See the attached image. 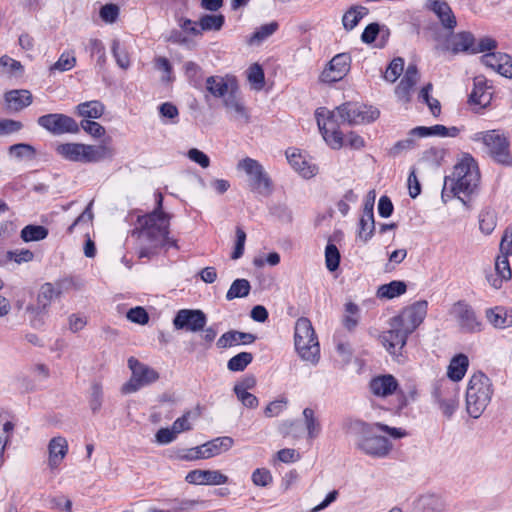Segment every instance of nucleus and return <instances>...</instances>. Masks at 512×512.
<instances>
[{"mask_svg": "<svg viewBox=\"0 0 512 512\" xmlns=\"http://www.w3.org/2000/svg\"><path fill=\"white\" fill-rule=\"evenodd\" d=\"M404 71V60L401 57L394 58L384 72V79L394 83Z\"/></svg>", "mask_w": 512, "mask_h": 512, "instance_id": "50", "label": "nucleus"}, {"mask_svg": "<svg viewBox=\"0 0 512 512\" xmlns=\"http://www.w3.org/2000/svg\"><path fill=\"white\" fill-rule=\"evenodd\" d=\"M14 428L15 423L12 418L7 413H0V463Z\"/></svg>", "mask_w": 512, "mask_h": 512, "instance_id": "34", "label": "nucleus"}, {"mask_svg": "<svg viewBox=\"0 0 512 512\" xmlns=\"http://www.w3.org/2000/svg\"><path fill=\"white\" fill-rule=\"evenodd\" d=\"M111 50L117 65L124 70L128 69L130 66L129 55L118 40L112 42Z\"/></svg>", "mask_w": 512, "mask_h": 512, "instance_id": "53", "label": "nucleus"}, {"mask_svg": "<svg viewBox=\"0 0 512 512\" xmlns=\"http://www.w3.org/2000/svg\"><path fill=\"white\" fill-rule=\"evenodd\" d=\"M56 295V291L51 283H45L41 286L39 294L37 296V304L43 307H49L53 297Z\"/></svg>", "mask_w": 512, "mask_h": 512, "instance_id": "59", "label": "nucleus"}, {"mask_svg": "<svg viewBox=\"0 0 512 512\" xmlns=\"http://www.w3.org/2000/svg\"><path fill=\"white\" fill-rule=\"evenodd\" d=\"M86 50L90 52L91 55L97 56V64L99 66H104L106 63V53L105 47L103 43L98 39H90Z\"/></svg>", "mask_w": 512, "mask_h": 512, "instance_id": "55", "label": "nucleus"}, {"mask_svg": "<svg viewBox=\"0 0 512 512\" xmlns=\"http://www.w3.org/2000/svg\"><path fill=\"white\" fill-rule=\"evenodd\" d=\"M103 403V389L100 383H93L91 386L89 405L93 413L98 412Z\"/></svg>", "mask_w": 512, "mask_h": 512, "instance_id": "56", "label": "nucleus"}, {"mask_svg": "<svg viewBox=\"0 0 512 512\" xmlns=\"http://www.w3.org/2000/svg\"><path fill=\"white\" fill-rule=\"evenodd\" d=\"M33 258L34 254L29 249H16L7 252V259L14 261L17 264L30 262Z\"/></svg>", "mask_w": 512, "mask_h": 512, "instance_id": "61", "label": "nucleus"}, {"mask_svg": "<svg viewBox=\"0 0 512 512\" xmlns=\"http://www.w3.org/2000/svg\"><path fill=\"white\" fill-rule=\"evenodd\" d=\"M24 242L41 241L48 236V229L41 225H27L20 233Z\"/></svg>", "mask_w": 512, "mask_h": 512, "instance_id": "42", "label": "nucleus"}, {"mask_svg": "<svg viewBox=\"0 0 512 512\" xmlns=\"http://www.w3.org/2000/svg\"><path fill=\"white\" fill-rule=\"evenodd\" d=\"M432 395L443 415L450 419L459 407L457 387L448 381H440Z\"/></svg>", "mask_w": 512, "mask_h": 512, "instance_id": "9", "label": "nucleus"}, {"mask_svg": "<svg viewBox=\"0 0 512 512\" xmlns=\"http://www.w3.org/2000/svg\"><path fill=\"white\" fill-rule=\"evenodd\" d=\"M428 302L420 300L404 308L399 315L395 316V325L405 327L407 331L413 333L423 322L427 315Z\"/></svg>", "mask_w": 512, "mask_h": 512, "instance_id": "11", "label": "nucleus"}, {"mask_svg": "<svg viewBox=\"0 0 512 512\" xmlns=\"http://www.w3.org/2000/svg\"><path fill=\"white\" fill-rule=\"evenodd\" d=\"M429 8L437 15L444 28L453 30L456 27V17L447 2L435 0L431 2Z\"/></svg>", "mask_w": 512, "mask_h": 512, "instance_id": "24", "label": "nucleus"}, {"mask_svg": "<svg viewBox=\"0 0 512 512\" xmlns=\"http://www.w3.org/2000/svg\"><path fill=\"white\" fill-rule=\"evenodd\" d=\"M128 367L132 375L127 383L122 386V392L125 394L134 393L142 387L148 386L159 379V373L140 362L134 357L128 359Z\"/></svg>", "mask_w": 512, "mask_h": 512, "instance_id": "7", "label": "nucleus"}, {"mask_svg": "<svg viewBox=\"0 0 512 512\" xmlns=\"http://www.w3.org/2000/svg\"><path fill=\"white\" fill-rule=\"evenodd\" d=\"M119 11L116 4H105L100 9V17L106 23H114L119 16Z\"/></svg>", "mask_w": 512, "mask_h": 512, "instance_id": "62", "label": "nucleus"}, {"mask_svg": "<svg viewBox=\"0 0 512 512\" xmlns=\"http://www.w3.org/2000/svg\"><path fill=\"white\" fill-rule=\"evenodd\" d=\"M256 340V336L251 333L228 331L224 333L218 340L219 348L232 347L239 344H251Z\"/></svg>", "mask_w": 512, "mask_h": 512, "instance_id": "27", "label": "nucleus"}, {"mask_svg": "<svg viewBox=\"0 0 512 512\" xmlns=\"http://www.w3.org/2000/svg\"><path fill=\"white\" fill-rule=\"evenodd\" d=\"M447 503L444 497L436 493L419 496L413 503V512H445Z\"/></svg>", "mask_w": 512, "mask_h": 512, "instance_id": "19", "label": "nucleus"}, {"mask_svg": "<svg viewBox=\"0 0 512 512\" xmlns=\"http://www.w3.org/2000/svg\"><path fill=\"white\" fill-rule=\"evenodd\" d=\"M185 480L194 485H222L228 482V477L219 470L195 469L186 475Z\"/></svg>", "mask_w": 512, "mask_h": 512, "instance_id": "16", "label": "nucleus"}, {"mask_svg": "<svg viewBox=\"0 0 512 512\" xmlns=\"http://www.w3.org/2000/svg\"><path fill=\"white\" fill-rule=\"evenodd\" d=\"M419 81V72L414 64H409L405 70L404 76L395 88V94L399 101L408 103L411 100V92Z\"/></svg>", "mask_w": 512, "mask_h": 512, "instance_id": "18", "label": "nucleus"}, {"mask_svg": "<svg viewBox=\"0 0 512 512\" xmlns=\"http://www.w3.org/2000/svg\"><path fill=\"white\" fill-rule=\"evenodd\" d=\"M474 45V37L469 32H460L457 34H453L448 42L447 49L452 53L457 54L459 52H467L472 51L476 52V49L473 48Z\"/></svg>", "mask_w": 512, "mask_h": 512, "instance_id": "26", "label": "nucleus"}, {"mask_svg": "<svg viewBox=\"0 0 512 512\" xmlns=\"http://www.w3.org/2000/svg\"><path fill=\"white\" fill-rule=\"evenodd\" d=\"M237 168L244 171L249 177V186L252 191L259 194H268L271 183L263 166L255 159L246 157L238 162Z\"/></svg>", "mask_w": 512, "mask_h": 512, "instance_id": "8", "label": "nucleus"}, {"mask_svg": "<svg viewBox=\"0 0 512 512\" xmlns=\"http://www.w3.org/2000/svg\"><path fill=\"white\" fill-rule=\"evenodd\" d=\"M234 444V441L231 437L224 436L215 438L207 443H205L208 452L206 456H216L221 452L228 451Z\"/></svg>", "mask_w": 512, "mask_h": 512, "instance_id": "41", "label": "nucleus"}, {"mask_svg": "<svg viewBox=\"0 0 512 512\" xmlns=\"http://www.w3.org/2000/svg\"><path fill=\"white\" fill-rule=\"evenodd\" d=\"M508 255H502L500 254L495 263V270L498 276L502 277V279H505L506 281L511 279L512 272L508 260Z\"/></svg>", "mask_w": 512, "mask_h": 512, "instance_id": "60", "label": "nucleus"}, {"mask_svg": "<svg viewBox=\"0 0 512 512\" xmlns=\"http://www.w3.org/2000/svg\"><path fill=\"white\" fill-rule=\"evenodd\" d=\"M207 322L205 313L198 309H181L173 319V325L177 330L198 332L204 329Z\"/></svg>", "mask_w": 512, "mask_h": 512, "instance_id": "13", "label": "nucleus"}, {"mask_svg": "<svg viewBox=\"0 0 512 512\" xmlns=\"http://www.w3.org/2000/svg\"><path fill=\"white\" fill-rule=\"evenodd\" d=\"M114 151L111 147L101 145H88L85 144V163H96L104 159L111 158Z\"/></svg>", "mask_w": 512, "mask_h": 512, "instance_id": "33", "label": "nucleus"}, {"mask_svg": "<svg viewBox=\"0 0 512 512\" xmlns=\"http://www.w3.org/2000/svg\"><path fill=\"white\" fill-rule=\"evenodd\" d=\"M279 25L277 22L273 21L264 25H261L259 28L256 29V31L250 36L248 43L253 44H260L263 41H265L268 37L273 35Z\"/></svg>", "mask_w": 512, "mask_h": 512, "instance_id": "43", "label": "nucleus"}, {"mask_svg": "<svg viewBox=\"0 0 512 512\" xmlns=\"http://www.w3.org/2000/svg\"><path fill=\"white\" fill-rule=\"evenodd\" d=\"M225 22L222 14L210 15L206 14L199 19L200 33L203 31H219Z\"/></svg>", "mask_w": 512, "mask_h": 512, "instance_id": "45", "label": "nucleus"}, {"mask_svg": "<svg viewBox=\"0 0 512 512\" xmlns=\"http://www.w3.org/2000/svg\"><path fill=\"white\" fill-rule=\"evenodd\" d=\"M358 314H359V307L352 303L348 302L345 305V315L343 318V325L347 330H353L358 325Z\"/></svg>", "mask_w": 512, "mask_h": 512, "instance_id": "52", "label": "nucleus"}, {"mask_svg": "<svg viewBox=\"0 0 512 512\" xmlns=\"http://www.w3.org/2000/svg\"><path fill=\"white\" fill-rule=\"evenodd\" d=\"M223 104L228 110L234 111L238 119L242 120L244 123L249 122V114L245 106L240 102V100L235 95V92L230 93L224 99Z\"/></svg>", "mask_w": 512, "mask_h": 512, "instance_id": "40", "label": "nucleus"}, {"mask_svg": "<svg viewBox=\"0 0 512 512\" xmlns=\"http://www.w3.org/2000/svg\"><path fill=\"white\" fill-rule=\"evenodd\" d=\"M286 157L292 168L303 177L311 178L317 173V167L307 161L306 157L298 150L288 149L286 151Z\"/></svg>", "mask_w": 512, "mask_h": 512, "instance_id": "21", "label": "nucleus"}, {"mask_svg": "<svg viewBox=\"0 0 512 512\" xmlns=\"http://www.w3.org/2000/svg\"><path fill=\"white\" fill-rule=\"evenodd\" d=\"M48 313V308L43 307L40 304H32L26 308V314L32 327L41 328Z\"/></svg>", "mask_w": 512, "mask_h": 512, "instance_id": "39", "label": "nucleus"}, {"mask_svg": "<svg viewBox=\"0 0 512 512\" xmlns=\"http://www.w3.org/2000/svg\"><path fill=\"white\" fill-rule=\"evenodd\" d=\"M351 429L356 436V448L373 458H385L393 449L392 442L379 432H383L393 439H401L407 436L405 430L390 427L380 422L355 421Z\"/></svg>", "mask_w": 512, "mask_h": 512, "instance_id": "3", "label": "nucleus"}, {"mask_svg": "<svg viewBox=\"0 0 512 512\" xmlns=\"http://www.w3.org/2000/svg\"><path fill=\"white\" fill-rule=\"evenodd\" d=\"M9 108L20 111L32 103V94L28 90H11L5 94Z\"/></svg>", "mask_w": 512, "mask_h": 512, "instance_id": "31", "label": "nucleus"}, {"mask_svg": "<svg viewBox=\"0 0 512 512\" xmlns=\"http://www.w3.org/2000/svg\"><path fill=\"white\" fill-rule=\"evenodd\" d=\"M193 417V414L191 411H187L183 416L177 418L173 424L172 427L174 429V432L177 434L185 431H189L192 429L191 419Z\"/></svg>", "mask_w": 512, "mask_h": 512, "instance_id": "63", "label": "nucleus"}, {"mask_svg": "<svg viewBox=\"0 0 512 512\" xmlns=\"http://www.w3.org/2000/svg\"><path fill=\"white\" fill-rule=\"evenodd\" d=\"M76 111L79 116L97 119L104 113V105L97 100L83 102L77 105Z\"/></svg>", "mask_w": 512, "mask_h": 512, "instance_id": "36", "label": "nucleus"}, {"mask_svg": "<svg viewBox=\"0 0 512 512\" xmlns=\"http://www.w3.org/2000/svg\"><path fill=\"white\" fill-rule=\"evenodd\" d=\"M340 253L336 245L329 243L325 248V264L333 272L339 267Z\"/></svg>", "mask_w": 512, "mask_h": 512, "instance_id": "54", "label": "nucleus"}, {"mask_svg": "<svg viewBox=\"0 0 512 512\" xmlns=\"http://www.w3.org/2000/svg\"><path fill=\"white\" fill-rule=\"evenodd\" d=\"M315 117L326 143L333 149H339L344 143L343 133L339 130L341 124L370 123L379 117V110L360 103L346 102L332 111L325 107L318 108Z\"/></svg>", "mask_w": 512, "mask_h": 512, "instance_id": "1", "label": "nucleus"}, {"mask_svg": "<svg viewBox=\"0 0 512 512\" xmlns=\"http://www.w3.org/2000/svg\"><path fill=\"white\" fill-rule=\"evenodd\" d=\"M452 314L463 331L478 332L481 330L482 323L478 320L473 308L465 302H457L454 304Z\"/></svg>", "mask_w": 512, "mask_h": 512, "instance_id": "15", "label": "nucleus"}, {"mask_svg": "<svg viewBox=\"0 0 512 512\" xmlns=\"http://www.w3.org/2000/svg\"><path fill=\"white\" fill-rule=\"evenodd\" d=\"M407 286L403 281H392L381 285L378 288L377 296L380 298L393 299L406 292Z\"/></svg>", "mask_w": 512, "mask_h": 512, "instance_id": "38", "label": "nucleus"}, {"mask_svg": "<svg viewBox=\"0 0 512 512\" xmlns=\"http://www.w3.org/2000/svg\"><path fill=\"white\" fill-rule=\"evenodd\" d=\"M469 366V359L465 354L454 356L447 368V376L450 380L458 382L463 379Z\"/></svg>", "mask_w": 512, "mask_h": 512, "instance_id": "30", "label": "nucleus"}, {"mask_svg": "<svg viewBox=\"0 0 512 512\" xmlns=\"http://www.w3.org/2000/svg\"><path fill=\"white\" fill-rule=\"evenodd\" d=\"M56 152L63 159L72 162L85 163V144L82 143H64L56 147Z\"/></svg>", "mask_w": 512, "mask_h": 512, "instance_id": "28", "label": "nucleus"}, {"mask_svg": "<svg viewBox=\"0 0 512 512\" xmlns=\"http://www.w3.org/2000/svg\"><path fill=\"white\" fill-rule=\"evenodd\" d=\"M247 78L255 90H261L263 88L265 76L259 64L255 63L248 68Z\"/></svg>", "mask_w": 512, "mask_h": 512, "instance_id": "51", "label": "nucleus"}, {"mask_svg": "<svg viewBox=\"0 0 512 512\" xmlns=\"http://www.w3.org/2000/svg\"><path fill=\"white\" fill-rule=\"evenodd\" d=\"M206 89L215 98L223 100L237 89L234 77L210 76L206 79Z\"/></svg>", "mask_w": 512, "mask_h": 512, "instance_id": "17", "label": "nucleus"}, {"mask_svg": "<svg viewBox=\"0 0 512 512\" xmlns=\"http://www.w3.org/2000/svg\"><path fill=\"white\" fill-rule=\"evenodd\" d=\"M470 139L474 142H482L486 152L498 163L511 165L512 157L509 152V141L504 133L499 130L474 133Z\"/></svg>", "mask_w": 512, "mask_h": 512, "instance_id": "6", "label": "nucleus"}, {"mask_svg": "<svg viewBox=\"0 0 512 512\" xmlns=\"http://www.w3.org/2000/svg\"><path fill=\"white\" fill-rule=\"evenodd\" d=\"M367 13L365 7H352L350 8L342 18L343 26L346 30H352L363 16Z\"/></svg>", "mask_w": 512, "mask_h": 512, "instance_id": "47", "label": "nucleus"}, {"mask_svg": "<svg viewBox=\"0 0 512 512\" xmlns=\"http://www.w3.org/2000/svg\"><path fill=\"white\" fill-rule=\"evenodd\" d=\"M9 155L17 160H32L36 156V150L30 144L18 143L9 147Z\"/></svg>", "mask_w": 512, "mask_h": 512, "instance_id": "44", "label": "nucleus"}, {"mask_svg": "<svg viewBox=\"0 0 512 512\" xmlns=\"http://www.w3.org/2000/svg\"><path fill=\"white\" fill-rule=\"evenodd\" d=\"M494 393L493 385L489 377L482 372L474 373L466 389V410L467 413L477 419L479 418L492 399Z\"/></svg>", "mask_w": 512, "mask_h": 512, "instance_id": "4", "label": "nucleus"}, {"mask_svg": "<svg viewBox=\"0 0 512 512\" xmlns=\"http://www.w3.org/2000/svg\"><path fill=\"white\" fill-rule=\"evenodd\" d=\"M375 230V222H374V213H373V205L365 204L363 209V214L359 222V231L358 237L364 243L368 242Z\"/></svg>", "mask_w": 512, "mask_h": 512, "instance_id": "25", "label": "nucleus"}, {"mask_svg": "<svg viewBox=\"0 0 512 512\" xmlns=\"http://www.w3.org/2000/svg\"><path fill=\"white\" fill-rule=\"evenodd\" d=\"M156 206L150 213L137 217V230L142 243L146 245L139 250L140 258H150L161 247L178 248L177 240L169 237L171 215L163 211V195L155 193Z\"/></svg>", "mask_w": 512, "mask_h": 512, "instance_id": "2", "label": "nucleus"}, {"mask_svg": "<svg viewBox=\"0 0 512 512\" xmlns=\"http://www.w3.org/2000/svg\"><path fill=\"white\" fill-rule=\"evenodd\" d=\"M185 76L194 87L200 86L203 78L202 68L193 61H187L183 65Z\"/></svg>", "mask_w": 512, "mask_h": 512, "instance_id": "48", "label": "nucleus"}, {"mask_svg": "<svg viewBox=\"0 0 512 512\" xmlns=\"http://www.w3.org/2000/svg\"><path fill=\"white\" fill-rule=\"evenodd\" d=\"M76 65V58L70 53H62L59 59L51 66L50 70L65 72L71 70Z\"/></svg>", "mask_w": 512, "mask_h": 512, "instance_id": "58", "label": "nucleus"}, {"mask_svg": "<svg viewBox=\"0 0 512 512\" xmlns=\"http://www.w3.org/2000/svg\"><path fill=\"white\" fill-rule=\"evenodd\" d=\"M48 465L51 469H56L60 466L68 453V442L62 436L52 438L48 444Z\"/></svg>", "mask_w": 512, "mask_h": 512, "instance_id": "22", "label": "nucleus"}, {"mask_svg": "<svg viewBox=\"0 0 512 512\" xmlns=\"http://www.w3.org/2000/svg\"><path fill=\"white\" fill-rule=\"evenodd\" d=\"M317 337L311 321L306 317L299 318L295 323L294 344L303 350L304 340Z\"/></svg>", "mask_w": 512, "mask_h": 512, "instance_id": "32", "label": "nucleus"}, {"mask_svg": "<svg viewBox=\"0 0 512 512\" xmlns=\"http://www.w3.org/2000/svg\"><path fill=\"white\" fill-rule=\"evenodd\" d=\"M369 388L373 395L377 397H387L396 391L398 382L393 375H380L371 379Z\"/></svg>", "mask_w": 512, "mask_h": 512, "instance_id": "20", "label": "nucleus"}, {"mask_svg": "<svg viewBox=\"0 0 512 512\" xmlns=\"http://www.w3.org/2000/svg\"><path fill=\"white\" fill-rule=\"evenodd\" d=\"M480 180V173L475 159L466 155L455 165L450 181L452 190L460 197V194L469 195L475 191Z\"/></svg>", "mask_w": 512, "mask_h": 512, "instance_id": "5", "label": "nucleus"}, {"mask_svg": "<svg viewBox=\"0 0 512 512\" xmlns=\"http://www.w3.org/2000/svg\"><path fill=\"white\" fill-rule=\"evenodd\" d=\"M37 124L53 135L76 134L78 123L70 116L62 113H50L40 116Z\"/></svg>", "mask_w": 512, "mask_h": 512, "instance_id": "10", "label": "nucleus"}, {"mask_svg": "<svg viewBox=\"0 0 512 512\" xmlns=\"http://www.w3.org/2000/svg\"><path fill=\"white\" fill-rule=\"evenodd\" d=\"M251 480L255 486L267 487L273 482V476L268 469L257 468L252 472Z\"/></svg>", "mask_w": 512, "mask_h": 512, "instance_id": "57", "label": "nucleus"}, {"mask_svg": "<svg viewBox=\"0 0 512 512\" xmlns=\"http://www.w3.org/2000/svg\"><path fill=\"white\" fill-rule=\"evenodd\" d=\"M500 254L512 255V226L505 229L499 246Z\"/></svg>", "mask_w": 512, "mask_h": 512, "instance_id": "64", "label": "nucleus"}, {"mask_svg": "<svg viewBox=\"0 0 512 512\" xmlns=\"http://www.w3.org/2000/svg\"><path fill=\"white\" fill-rule=\"evenodd\" d=\"M302 416L308 437L310 439L318 437L321 432V424L315 411L307 407L303 410Z\"/></svg>", "mask_w": 512, "mask_h": 512, "instance_id": "37", "label": "nucleus"}, {"mask_svg": "<svg viewBox=\"0 0 512 512\" xmlns=\"http://www.w3.org/2000/svg\"><path fill=\"white\" fill-rule=\"evenodd\" d=\"M486 317L496 328L512 326V311H506L503 308L495 307L487 310Z\"/></svg>", "mask_w": 512, "mask_h": 512, "instance_id": "35", "label": "nucleus"}, {"mask_svg": "<svg viewBox=\"0 0 512 512\" xmlns=\"http://www.w3.org/2000/svg\"><path fill=\"white\" fill-rule=\"evenodd\" d=\"M492 88L487 85L482 76L474 78V88L470 94V102L481 107H486L492 99Z\"/></svg>", "mask_w": 512, "mask_h": 512, "instance_id": "23", "label": "nucleus"}, {"mask_svg": "<svg viewBox=\"0 0 512 512\" xmlns=\"http://www.w3.org/2000/svg\"><path fill=\"white\" fill-rule=\"evenodd\" d=\"M303 350L300 346H295L297 353L300 358L304 361L310 362L313 365H316L320 359V346L317 337L310 338L308 340H304Z\"/></svg>", "mask_w": 512, "mask_h": 512, "instance_id": "29", "label": "nucleus"}, {"mask_svg": "<svg viewBox=\"0 0 512 512\" xmlns=\"http://www.w3.org/2000/svg\"><path fill=\"white\" fill-rule=\"evenodd\" d=\"M351 57L348 53L335 55L321 73L320 79L325 83L340 81L349 72Z\"/></svg>", "mask_w": 512, "mask_h": 512, "instance_id": "14", "label": "nucleus"}, {"mask_svg": "<svg viewBox=\"0 0 512 512\" xmlns=\"http://www.w3.org/2000/svg\"><path fill=\"white\" fill-rule=\"evenodd\" d=\"M253 360L250 352H241L233 356L227 363V368L233 372L243 371Z\"/></svg>", "mask_w": 512, "mask_h": 512, "instance_id": "49", "label": "nucleus"}, {"mask_svg": "<svg viewBox=\"0 0 512 512\" xmlns=\"http://www.w3.org/2000/svg\"><path fill=\"white\" fill-rule=\"evenodd\" d=\"M395 324V318H392L389 323L390 328L380 335L383 346L392 355L401 352L406 345L408 336L411 334L405 327H402V325L396 326Z\"/></svg>", "mask_w": 512, "mask_h": 512, "instance_id": "12", "label": "nucleus"}, {"mask_svg": "<svg viewBox=\"0 0 512 512\" xmlns=\"http://www.w3.org/2000/svg\"><path fill=\"white\" fill-rule=\"evenodd\" d=\"M251 285L246 279H236L231 284L229 290L226 293L227 300H233L235 298H243L249 295Z\"/></svg>", "mask_w": 512, "mask_h": 512, "instance_id": "46", "label": "nucleus"}]
</instances>
